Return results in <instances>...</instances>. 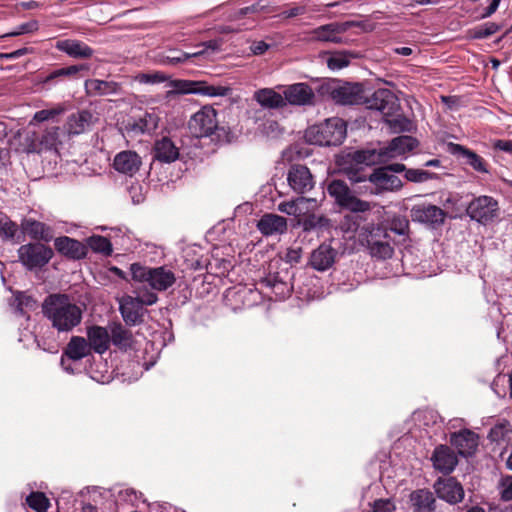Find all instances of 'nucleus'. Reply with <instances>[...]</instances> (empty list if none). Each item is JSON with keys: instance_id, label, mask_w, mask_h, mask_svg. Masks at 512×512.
Masks as SVG:
<instances>
[{"instance_id": "obj_22", "label": "nucleus", "mask_w": 512, "mask_h": 512, "mask_svg": "<svg viewBox=\"0 0 512 512\" xmlns=\"http://www.w3.org/2000/svg\"><path fill=\"white\" fill-rule=\"evenodd\" d=\"M159 120L160 118L155 111H146L139 117L130 118L125 123V130L133 135L150 134L158 128Z\"/></svg>"}, {"instance_id": "obj_30", "label": "nucleus", "mask_w": 512, "mask_h": 512, "mask_svg": "<svg viewBox=\"0 0 512 512\" xmlns=\"http://www.w3.org/2000/svg\"><path fill=\"white\" fill-rule=\"evenodd\" d=\"M431 460L434 468L444 474L451 473L458 463L457 456L453 450L446 445L437 446Z\"/></svg>"}, {"instance_id": "obj_23", "label": "nucleus", "mask_w": 512, "mask_h": 512, "mask_svg": "<svg viewBox=\"0 0 512 512\" xmlns=\"http://www.w3.org/2000/svg\"><path fill=\"white\" fill-rule=\"evenodd\" d=\"M91 354L92 351L85 337L72 336L63 350L61 365L66 371L72 372V369L65 367V357L72 361H80Z\"/></svg>"}, {"instance_id": "obj_47", "label": "nucleus", "mask_w": 512, "mask_h": 512, "mask_svg": "<svg viewBox=\"0 0 512 512\" xmlns=\"http://www.w3.org/2000/svg\"><path fill=\"white\" fill-rule=\"evenodd\" d=\"M17 230L18 225L0 211V238L2 240H11L15 237Z\"/></svg>"}, {"instance_id": "obj_32", "label": "nucleus", "mask_w": 512, "mask_h": 512, "mask_svg": "<svg viewBox=\"0 0 512 512\" xmlns=\"http://www.w3.org/2000/svg\"><path fill=\"white\" fill-rule=\"evenodd\" d=\"M124 322L129 326H135L143 323L144 308L141 307L139 301L134 297L127 296L123 298L119 307Z\"/></svg>"}, {"instance_id": "obj_14", "label": "nucleus", "mask_w": 512, "mask_h": 512, "mask_svg": "<svg viewBox=\"0 0 512 512\" xmlns=\"http://www.w3.org/2000/svg\"><path fill=\"white\" fill-rule=\"evenodd\" d=\"M332 100L340 105L365 104L366 91L361 83L344 82L331 89Z\"/></svg>"}, {"instance_id": "obj_52", "label": "nucleus", "mask_w": 512, "mask_h": 512, "mask_svg": "<svg viewBox=\"0 0 512 512\" xmlns=\"http://www.w3.org/2000/svg\"><path fill=\"white\" fill-rule=\"evenodd\" d=\"M204 53V50L194 52V53H186V52H177L176 55H167L165 57L164 63L170 65H177L187 61L190 58L198 57Z\"/></svg>"}, {"instance_id": "obj_45", "label": "nucleus", "mask_w": 512, "mask_h": 512, "mask_svg": "<svg viewBox=\"0 0 512 512\" xmlns=\"http://www.w3.org/2000/svg\"><path fill=\"white\" fill-rule=\"evenodd\" d=\"M384 122L393 130L395 133L409 132L412 128V122L399 112L392 116H387Z\"/></svg>"}, {"instance_id": "obj_40", "label": "nucleus", "mask_w": 512, "mask_h": 512, "mask_svg": "<svg viewBox=\"0 0 512 512\" xmlns=\"http://www.w3.org/2000/svg\"><path fill=\"white\" fill-rule=\"evenodd\" d=\"M309 202H315V199L301 196L294 200L281 202L278 204V210L289 216L300 217L305 214V208L303 206Z\"/></svg>"}, {"instance_id": "obj_19", "label": "nucleus", "mask_w": 512, "mask_h": 512, "mask_svg": "<svg viewBox=\"0 0 512 512\" xmlns=\"http://www.w3.org/2000/svg\"><path fill=\"white\" fill-rule=\"evenodd\" d=\"M417 146L418 140L416 138L402 135L393 138L386 147L377 150V154L379 158L383 159V163H386L397 156L412 151Z\"/></svg>"}, {"instance_id": "obj_17", "label": "nucleus", "mask_w": 512, "mask_h": 512, "mask_svg": "<svg viewBox=\"0 0 512 512\" xmlns=\"http://www.w3.org/2000/svg\"><path fill=\"white\" fill-rule=\"evenodd\" d=\"M289 187L297 194H305L314 188V178L308 167L301 164H293L287 172Z\"/></svg>"}, {"instance_id": "obj_35", "label": "nucleus", "mask_w": 512, "mask_h": 512, "mask_svg": "<svg viewBox=\"0 0 512 512\" xmlns=\"http://www.w3.org/2000/svg\"><path fill=\"white\" fill-rule=\"evenodd\" d=\"M56 48L70 57L79 59H88L92 57L94 51L87 44L79 40L66 39L56 43Z\"/></svg>"}, {"instance_id": "obj_4", "label": "nucleus", "mask_w": 512, "mask_h": 512, "mask_svg": "<svg viewBox=\"0 0 512 512\" xmlns=\"http://www.w3.org/2000/svg\"><path fill=\"white\" fill-rule=\"evenodd\" d=\"M346 137V123L343 119L332 117L320 124L310 126L305 131V139L319 146L340 145Z\"/></svg>"}, {"instance_id": "obj_42", "label": "nucleus", "mask_w": 512, "mask_h": 512, "mask_svg": "<svg viewBox=\"0 0 512 512\" xmlns=\"http://www.w3.org/2000/svg\"><path fill=\"white\" fill-rule=\"evenodd\" d=\"M86 246L96 253L110 256L113 252L111 241L101 235H92L86 239Z\"/></svg>"}, {"instance_id": "obj_5", "label": "nucleus", "mask_w": 512, "mask_h": 512, "mask_svg": "<svg viewBox=\"0 0 512 512\" xmlns=\"http://www.w3.org/2000/svg\"><path fill=\"white\" fill-rule=\"evenodd\" d=\"M131 279L139 283H147L155 291H166L176 282L174 272L165 266L148 267L141 263L130 265Z\"/></svg>"}, {"instance_id": "obj_2", "label": "nucleus", "mask_w": 512, "mask_h": 512, "mask_svg": "<svg viewBox=\"0 0 512 512\" xmlns=\"http://www.w3.org/2000/svg\"><path fill=\"white\" fill-rule=\"evenodd\" d=\"M42 313L59 334L72 332L83 319V309L62 293L48 295L42 303Z\"/></svg>"}, {"instance_id": "obj_37", "label": "nucleus", "mask_w": 512, "mask_h": 512, "mask_svg": "<svg viewBox=\"0 0 512 512\" xmlns=\"http://www.w3.org/2000/svg\"><path fill=\"white\" fill-rule=\"evenodd\" d=\"M110 331V343L124 351L132 348L134 342L133 334L121 323H113L110 326Z\"/></svg>"}, {"instance_id": "obj_60", "label": "nucleus", "mask_w": 512, "mask_h": 512, "mask_svg": "<svg viewBox=\"0 0 512 512\" xmlns=\"http://www.w3.org/2000/svg\"><path fill=\"white\" fill-rule=\"evenodd\" d=\"M409 223L406 219L397 218L392 221L391 230L398 235H405L408 231Z\"/></svg>"}, {"instance_id": "obj_27", "label": "nucleus", "mask_w": 512, "mask_h": 512, "mask_svg": "<svg viewBox=\"0 0 512 512\" xmlns=\"http://www.w3.org/2000/svg\"><path fill=\"white\" fill-rule=\"evenodd\" d=\"M337 251L330 245L321 244L314 249L309 258V265L317 271H326L332 267Z\"/></svg>"}, {"instance_id": "obj_56", "label": "nucleus", "mask_w": 512, "mask_h": 512, "mask_svg": "<svg viewBox=\"0 0 512 512\" xmlns=\"http://www.w3.org/2000/svg\"><path fill=\"white\" fill-rule=\"evenodd\" d=\"M396 509L390 499H378L373 503V512H394Z\"/></svg>"}, {"instance_id": "obj_15", "label": "nucleus", "mask_w": 512, "mask_h": 512, "mask_svg": "<svg viewBox=\"0 0 512 512\" xmlns=\"http://www.w3.org/2000/svg\"><path fill=\"white\" fill-rule=\"evenodd\" d=\"M498 202L490 196L474 198L466 208L467 215L479 223L486 224L497 217Z\"/></svg>"}, {"instance_id": "obj_62", "label": "nucleus", "mask_w": 512, "mask_h": 512, "mask_svg": "<svg viewBox=\"0 0 512 512\" xmlns=\"http://www.w3.org/2000/svg\"><path fill=\"white\" fill-rule=\"evenodd\" d=\"M269 47L270 45L264 41H255L252 43L250 49L253 52V54L262 55L269 49Z\"/></svg>"}, {"instance_id": "obj_57", "label": "nucleus", "mask_w": 512, "mask_h": 512, "mask_svg": "<svg viewBox=\"0 0 512 512\" xmlns=\"http://www.w3.org/2000/svg\"><path fill=\"white\" fill-rule=\"evenodd\" d=\"M39 28L38 21L31 20L29 22L21 24L16 31L10 33V36H17L25 33H32L37 31Z\"/></svg>"}, {"instance_id": "obj_33", "label": "nucleus", "mask_w": 512, "mask_h": 512, "mask_svg": "<svg viewBox=\"0 0 512 512\" xmlns=\"http://www.w3.org/2000/svg\"><path fill=\"white\" fill-rule=\"evenodd\" d=\"M20 226L23 233L34 240L50 242L53 239V229L43 222L32 218H24Z\"/></svg>"}, {"instance_id": "obj_25", "label": "nucleus", "mask_w": 512, "mask_h": 512, "mask_svg": "<svg viewBox=\"0 0 512 512\" xmlns=\"http://www.w3.org/2000/svg\"><path fill=\"white\" fill-rule=\"evenodd\" d=\"M479 437L469 429H463L453 433L450 438L451 444L457 449L461 456H472L478 447Z\"/></svg>"}, {"instance_id": "obj_3", "label": "nucleus", "mask_w": 512, "mask_h": 512, "mask_svg": "<svg viewBox=\"0 0 512 512\" xmlns=\"http://www.w3.org/2000/svg\"><path fill=\"white\" fill-rule=\"evenodd\" d=\"M383 159L379 158L376 149L357 150L348 153L340 164L342 173L352 183L368 182L370 173H367V166L382 164Z\"/></svg>"}, {"instance_id": "obj_20", "label": "nucleus", "mask_w": 512, "mask_h": 512, "mask_svg": "<svg viewBox=\"0 0 512 512\" xmlns=\"http://www.w3.org/2000/svg\"><path fill=\"white\" fill-rule=\"evenodd\" d=\"M434 489L440 499L450 504L459 503L464 498V489L454 477L439 478L434 484Z\"/></svg>"}, {"instance_id": "obj_53", "label": "nucleus", "mask_w": 512, "mask_h": 512, "mask_svg": "<svg viewBox=\"0 0 512 512\" xmlns=\"http://www.w3.org/2000/svg\"><path fill=\"white\" fill-rule=\"evenodd\" d=\"M263 9L264 7L261 6L259 2H257L250 6L238 9L230 16V18L231 20H240L248 15L260 13L263 11Z\"/></svg>"}, {"instance_id": "obj_43", "label": "nucleus", "mask_w": 512, "mask_h": 512, "mask_svg": "<svg viewBox=\"0 0 512 512\" xmlns=\"http://www.w3.org/2000/svg\"><path fill=\"white\" fill-rule=\"evenodd\" d=\"M512 433V426L507 420H502L495 424L488 433V439L491 442L500 443L509 441V434Z\"/></svg>"}, {"instance_id": "obj_49", "label": "nucleus", "mask_w": 512, "mask_h": 512, "mask_svg": "<svg viewBox=\"0 0 512 512\" xmlns=\"http://www.w3.org/2000/svg\"><path fill=\"white\" fill-rule=\"evenodd\" d=\"M404 177L407 181L413 183H423L429 180L437 178L435 173L423 170V169H407Z\"/></svg>"}, {"instance_id": "obj_63", "label": "nucleus", "mask_w": 512, "mask_h": 512, "mask_svg": "<svg viewBox=\"0 0 512 512\" xmlns=\"http://www.w3.org/2000/svg\"><path fill=\"white\" fill-rule=\"evenodd\" d=\"M493 147L506 153H512V140H497Z\"/></svg>"}, {"instance_id": "obj_38", "label": "nucleus", "mask_w": 512, "mask_h": 512, "mask_svg": "<svg viewBox=\"0 0 512 512\" xmlns=\"http://www.w3.org/2000/svg\"><path fill=\"white\" fill-rule=\"evenodd\" d=\"M253 98L262 106L269 109L283 108L286 106L283 93H277L271 88H263L254 93Z\"/></svg>"}, {"instance_id": "obj_11", "label": "nucleus", "mask_w": 512, "mask_h": 512, "mask_svg": "<svg viewBox=\"0 0 512 512\" xmlns=\"http://www.w3.org/2000/svg\"><path fill=\"white\" fill-rule=\"evenodd\" d=\"M52 248L40 242L21 245L18 249L19 261L28 270L42 268L52 259Z\"/></svg>"}, {"instance_id": "obj_31", "label": "nucleus", "mask_w": 512, "mask_h": 512, "mask_svg": "<svg viewBox=\"0 0 512 512\" xmlns=\"http://www.w3.org/2000/svg\"><path fill=\"white\" fill-rule=\"evenodd\" d=\"M87 342L92 352L104 354L110 347V334L107 328L92 325L86 331Z\"/></svg>"}, {"instance_id": "obj_54", "label": "nucleus", "mask_w": 512, "mask_h": 512, "mask_svg": "<svg viewBox=\"0 0 512 512\" xmlns=\"http://www.w3.org/2000/svg\"><path fill=\"white\" fill-rule=\"evenodd\" d=\"M137 79L140 83L145 84H156V83H162L165 82L168 79V76H166L162 72H153V73H142L137 76Z\"/></svg>"}, {"instance_id": "obj_24", "label": "nucleus", "mask_w": 512, "mask_h": 512, "mask_svg": "<svg viewBox=\"0 0 512 512\" xmlns=\"http://www.w3.org/2000/svg\"><path fill=\"white\" fill-rule=\"evenodd\" d=\"M54 246L58 253L72 260L83 259L88 253V248L85 244L68 236L56 238Z\"/></svg>"}, {"instance_id": "obj_59", "label": "nucleus", "mask_w": 512, "mask_h": 512, "mask_svg": "<svg viewBox=\"0 0 512 512\" xmlns=\"http://www.w3.org/2000/svg\"><path fill=\"white\" fill-rule=\"evenodd\" d=\"M134 299H137L141 307L144 308V306H151L155 304L158 301V296L154 292L146 291L142 295L134 297Z\"/></svg>"}, {"instance_id": "obj_48", "label": "nucleus", "mask_w": 512, "mask_h": 512, "mask_svg": "<svg viewBox=\"0 0 512 512\" xmlns=\"http://www.w3.org/2000/svg\"><path fill=\"white\" fill-rule=\"evenodd\" d=\"M84 68H85L84 65H72V66L56 69L53 72H51L50 74H48L43 79V83H50V82L54 81L55 79L62 78V77L74 76Z\"/></svg>"}, {"instance_id": "obj_9", "label": "nucleus", "mask_w": 512, "mask_h": 512, "mask_svg": "<svg viewBox=\"0 0 512 512\" xmlns=\"http://www.w3.org/2000/svg\"><path fill=\"white\" fill-rule=\"evenodd\" d=\"M403 187L401 179L381 166L373 169L369 177V185L360 188L359 193L381 195L386 192L398 191Z\"/></svg>"}, {"instance_id": "obj_64", "label": "nucleus", "mask_w": 512, "mask_h": 512, "mask_svg": "<svg viewBox=\"0 0 512 512\" xmlns=\"http://www.w3.org/2000/svg\"><path fill=\"white\" fill-rule=\"evenodd\" d=\"M304 13H305V7H303V6H296V7H293V8H290V9L284 11L282 13V15L285 18H292V17H296V16H299V15H302Z\"/></svg>"}, {"instance_id": "obj_1", "label": "nucleus", "mask_w": 512, "mask_h": 512, "mask_svg": "<svg viewBox=\"0 0 512 512\" xmlns=\"http://www.w3.org/2000/svg\"><path fill=\"white\" fill-rule=\"evenodd\" d=\"M328 195L342 210L350 211L343 217L341 227L349 233H354L357 242L375 259H390L394 254L392 237L383 223L368 220L372 203L358 198L353 190L343 180L333 179L327 185Z\"/></svg>"}, {"instance_id": "obj_6", "label": "nucleus", "mask_w": 512, "mask_h": 512, "mask_svg": "<svg viewBox=\"0 0 512 512\" xmlns=\"http://www.w3.org/2000/svg\"><path fill=\"white\" fill-rule=\"evenodd\" d=\"M293 273L288 267H282L281 260L272 261L269 272L262 277L258 285L270 290L276 298L282 300L289 297L293 291Z\"/></svg>"}, {"instance_id": "obj_29", "label": "nucleus", "mask_w": 512, "mask_h": 512, "mask_svg": "<svg viewBox=\"0 0 512 512\" xmlns=\"http://www.w3.org/2000/svg\"><path fill=\"white\" fill-rule=\"evenodd\" d=\"M141 164V157L136 152L130 150L118 153L113 162L116 171L130 177L139 171Z\"/></svg>"}, {"instance_id": "obj_10", "label": "nucleus", "mask_w": 512, "mask_h": 512, "mask_svg": "<svg viewBox=\"0 0 512 512\" xmlns=\"http://www.w3.org/2000/svg\"><path fill=\"white\" fill-rule=\"evenodd\" d=\"M216 115V110L210 106H205L196 112L189 121V129L193 135L196 137L215 135L219 139L224 130L218 127Z\"/></svg>"}, {"instance_id": "obj_46", "label": "nucleus", "mask_w": 512, "mask_h": 512, "mask_svg": "<svg viewBox=\"0 0 512 512\" xmlns=\"http://www.w3.org/2000/svg\"><path fill=\"white\" fill-rule=\"evenodd\" d=\"M502 28V25L495 22H486L469 30L472 39H485L495 34Z\"/></svg>"}, {"instance_id": "obj_28", "label": "nucleus", "mask_w": 512, "mask_h": 512, "mask_svg": "<svg viewBox=\"0 0 512 512\" xmlns=\"http://www.w3.org/2000/svg\"><path fill=\"white\" fill-rule=\"evenodd\" d=\"M257 229L264 236L281 235L288 229L287 219L277 214L266 213L258 220Z\"/></svg>"}, {"instance_id": "obj_50", "label": "nucleus", "mask_w": 512, "mask_h": 512, "mask_svg": "<svg viewBox=\"0 0 512 512\" xmlns=\"http://www.w3.org/2000/svg\"><path fill=\"white\" fill-rule=\"evenodd\" d=\"M63 111H64V109L62 107L39 110L34 114L30 124H33V122L42 123V122L54 119L55 117L60 115Z\"/></svg>"}, {"instance_id": "obj_13", "label": "nucleus", "mask_w": 512, "mask_h": 512, "mask_svg": "<svg viewBox=\"0 0 512 512\" xmlns=\"http://www.w3.org/2000/svg\"><path fill=\"white\" fill-rule=\"evenodd\" d=\"M447 213L440 207L430 203H420L412 206L410 217L413 222L424 224L437 229L445 223Z\"/></svg>"}, {"instance_id": "obj_21", "label": "nucleus", "mask_w": 512, "mask_h": 512, "mask_svg": "<svg viewBox=\"0 0 512 512\" xmlns=\"http://www.w3.org/2000/svg\"><path fill=\"white\" fill-rule=\"evenodd\" d=\"M355 25L356 23L353 21L325 24L311 32L312 38L324 42L343 43V38L340 35Z\"/></svg>"}, {"instance_id": "obj_18", "label": "nucleus", "mask_w": 512, "mask_h": 512, "mask_svg": "<svg viewBox=\"0 0 512 512\" xmlns=\"http://www.w3.org/2000/svg\"><path fill=\"white\" fill-rule=\"evenodd\" d=\"M284 101L293 106H312L315 104V93L312 87L304 82L284 87Z\"/></svg>"}, {"instance_id": "obj_8", "label": "nucleus", "mask_w": 512, "mask_h": 512, "mask_svg": "<svg viewBox=\"0 0 512 512\" xmlns=\"http://www.w3.org/2000/svg\"><path fill=\"white\" fill-rule=\"evenodd\" d=\"M169 86L172 90L167 91L166 97L169 98L176 94H198L209 97L228 96L231 93V88L221 85H210L206 81H193V80H171Z\"/></svg>"}, {"instance_id": "obj_39", "label": "nucleus", "mask_w": 512, "mask_h": 512, "mask_svg": "<svg viewBox=\"0 0 512 512\" xmlns=\"http://www.w3.org/2000/svg\"><path fill=\"white\" fill-rule=\"evenodd\" d=\"M85 88L89 94L112 95L121 90V86L114 81L90 79L85 82Z\"/></svg>"}, {"instance_id": "obj_41", "label": "nucleus", "mask_w": 512, "mask_h": 512, "mask_svg": "<svg viewBox=\"0 0 512 512\" xmlns=\"http://www.w3.org/2000/svg\"><path fill=\"white\" fill-rule=\"evenodd\" d=\"M302 216L303 218L298 220V225L301 226L305 232H310L329 226V219L324 215H316L314 213L306 215L305 213Z\"/></svg>"}, {"instance_id": "obj_26", "label": "nucleus", "mask_w": 512, "mask_h": 512, "mask_svg": "<svg viewBox=\"0 0 512 512\" xmlns=\"http://www.w3.org/2000/svg\"><path fill=\"white\" fill-rule=\"evenodd\" d=\"M450 152L464 160L466 165L472 167L478 173H489V165L486 160L475 153L474 151L460 145V144H450Z\"/></svg>"}, {"instance_id": "obj_61", "label": "nucleus", "mask_w": 512, "mask_h": 512, "mask_svg": "<svg viewBox=\"0 0 512 512\" xmlns=\"http://www.w3.org/2000/svg\"><path fill=\"white\" fill-rule=\"evenodd\" d=\"M501 496L505 501L512 500V476L507 477L503 481V490L501 492Z\"/></svg>"}, {"instance_id": "obj_16", "label": "nucleus", "mask_w": 512, "mask_h": 512, "mask_svg": "<svg viewBox=\"0 0 512 512\" xmlns=\"http://www.w3.org/2000/svg\"><path fill=\"white\" fill-rule=\"evenodd\" d=\"M98 121L97 113L86 109L78 110L67 117L64 125L65 133L72 137L89 132Z\"/></svg>"}, {"instance_id": "obj_12", "label": "nucleus", "mask_w": 512, "mask_h": 512, "mask_svg": "<svg viewBox=\"0 0 512 512\" xmlns=\"http://www.w3.org/2000/svg\"><path fill=\"white\" fill-rule=\"evenodd\" d=\"M365 105L368 109L381 112L384 119L401 110L398 97L391 90L386 88L378 89L370 96L366 94Z\"/></svg>"}, {"instance_id": "obj_7", "label": "nucleus", "mask_w": 512, "mask_h": 512, "mask_svg": "<svg viewBox=\"0 0 512 512\" xmlns=\"http://www.w3.org/2000/svg\"><path fill=\"white\" fill-rule=\"evenodd\" d=\"M62 129L59 126H48L41 132L27 133L23 147L26 153H41L43 151H57L62 145Z\"/></svg>"}, {"instance_id": "obj_51", "label": "nucleus", "mask_w": 512, "mask_h": 512, "mask_svg": "<svg viewBox=\"0 0 512 512\" xmlns=\"http://www.w3.org/2000/svg\"><path fill=\"white\" fill-rule=\"evenodd\" d=\"M350 63L349 56L346 53H336L328 58L327 65L332 70H339Z\"/></svg>"}, {"instance_id": "obj_44", "label": "nucleus", "mask_w": 512, "mask_h": 512, "mask_svg": "<svg viewBox=\"0 0 512 512\" xmlns=\"http://www.w3.org/2000/svg\"><path fill=\"white\" fill-rule=\"evenodd\" d=\"M25 501L28 507L35 512H46L50 507V500L40 491H32Z\"/></svg>"}, {"instance_id": "obj_36", "label": "nucleus", "mask_w": 512, "mask_h": 512, "mask_svg": "<svg viewBox=\"0 0 512 512\" xmlns=\"http://www.w3.org/2000/svg\"><path fill=\"white\" fill-rule=\"evenodd\" d=\"M410 503L413 512H434L436 509L435 497L428 489H417L410 494Z\"/></svg>"}, {"instance_id": "obj_34", "label": "nucleus", "mask_w": 512, "mask_h": 512, "mask_svg": "<svg viewBox=\"0 0 512 512\" xmlns=\"http://www.w3.org/2000/svg\"><path fill=\"white\" fill-rule=\"evenodd\" d=\"M180 152L171 138L164 136L153 146V157L161 163H172L179 158Z\"/></svg>"}, {"instance_id": "obj_55", "label": "nucleus", "mask_w": 512, "mask_h": 512, "mask_svg": "<svg viewBox=\"0 0 512 512\" xmlns=\"http://www.w3.org/2000/svg\"><path fill=\"white\" fill-rule=\"evenodd\" d=\"M16 307H15V312L19 315H24L25 314V311H24V308H33L34 305H35V301L34 299L31 297V296H27V295H24V294H19L17 297H16Z\"/></svg>"}, {"instance_id": "obj_58", "label": "nucleus", "mask_w": 512, "mask_h": 512, "mask_svg": "<svg viewBox=\"0 0 512 512\" xmlns=\"http://www.w3.org/2000/svg\"><path fill=\"white\" fill-rule=\"evenodd\" d=\"M301 257H302V248L301 247H297V248L290 247L285 252L284 260L286 261V263L297 264L300 262Z\"/></svg>"}]
</instances>
